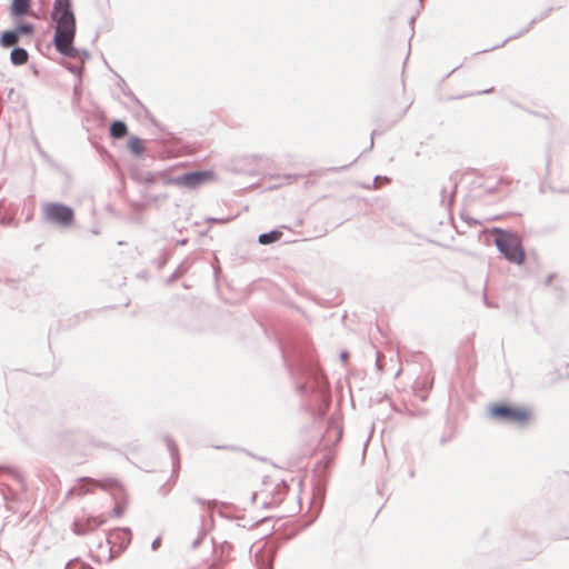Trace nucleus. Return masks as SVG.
I'll list each match as a JSON object with an SVG mask.
<instances>
[{"label":"nucleus","instance_id":"obj_1","mask_svg":"<svg viewBox=\"0 0 569 569\" xmlns=\"http://www.w3.org/2000/svg\"><path fill=\"white\" fill-rule=\"evenodd\" d=\"M70 0H56L52 20L56 22L53 43L61 54L76 58L78 50L73 47L76 37V18L70 10Z\"/></svg>","mask_w":569,"mask_h":569},{"label":"nucleus","instance_id":"obj_2","mask_svg":"<svg viewBox=\"0 0 569 569\" xmlns=\"http://www.w3.org/2000/svg\"><path fill=\"white\" fill-rule=\"evenodd\" d=\"M492 419L523 426L531 419V411L526 407L495 403L489 407Z\"/></svg>","mask_w":569,"mask_h":569},{"label":"nucleus","instance_id":"obj_3","mask_svg":"<svg viewBox=\"0 0 569 569\" xmlns=\"http://www.w3.org/2000/svg\"><path fill=\"white\" fill-rule=\"evenodd\" d=\"M498 237L495 240L498 249L510 262L521 264L525 261V251L520 239L510 232L497 230Z\"/></svg>","mask_w":569,"mask_h":569},{"label":"nucleus","instance_id":"obj_4","mask_svg":"<svg viewBox=\"0 0 569 569\" xmlns=\"http://www.w3.org/2000/svg\"><path fill=\"white\" fill-rule=\"evenodd\" d=\"M120 482L117 478L109 477L102 480H96L91 478H83L79 481L74 491L78 496H84L94 492L97 489L102 490H117L120 489Z\"/></svg>","mask_w":569,"mask_h":569},{"label":"nucleus","instance_id":"obj_5","mask_svg":"<svg viewBox=\"0 0 569 569\" xmlns=\"http://www.w3.org/2000/svg\"><path fill=\"white\" fill-rule=\"evenodd\" d=\"M43 213L48 220L63 227L71 226L74 218L73 210L61 203H47L43 207Z\"/></svg>","mask_w":569,"mask_h":569},{"label":"nucleus","instance_id":"obj_6","mask_svg":"<svg viewBox=\"0 0 569 569\" xmlns=\"http://www.w3.org/2000/svg\"><path fill=\"white\" fill-rule=\"evenodd\" d=\"M216 174L211 170L187 172L174 179V183L188 189H196L200 186L213 182Z\"/></svg>","mask_w":569,"mask_h":569},{"label":"nucleus","instance_id":"obj_7","mask_svg":"<svg viewBox=\"0 0 569 569\" xmlns=\"http://www.w3.org/2000/svg\"><path fill=\"white\" fill-rule=\"evenodd\" d=\"M107 521L104 517H88L84 519H79L73 525V531L77 535H86L91 531H94L100 526H102Z\"/></svg>","mask_w":569,"mask_h":569},{"label":"nucleus","instance_id":"obj_8","mask_svg":"<svg viewBox=\"0 0 569 569\" xmlns=\"http://www.w3.org/2000/svg\"><path fill=\"white\" fill-rule=\"evenodd\" d=\"M127 147L133 156L140 157L146 151V141L139 137H130Z\"/></svg>","mask_w":569,"mask_h":569},{"label":"nucleus","instance_id":"obj_9","mask_svg":"<svg viewBox=\"0 0 569 569\" xmlns=\"http://www.w3.org/2000/svg\"><path fill=\"white\" fill-rule=\"evenodd\" d=\"M31 6V0H12L11 3V16L18 17L26 14Z\"/></svg>","mask_w":569,"mask_h":569},{"label":"nucleus","instance_id":"obj_10","mask_svg":"<svg viewBox=\"0 0 569 569\" xmlns=\"http://www.w3.org/2000/svg\"><path fill=\"white\" fill-rule=\"evenodd\" d=\"M128 133L127 124L123 121H113L110 126V136L114 139H121Z\"/></svg>","mask_w":569,"mask_h":569},{"label":"nucleus","instance_id":"obj_11","mask_svg":"<svg viewBox=\"0 0 569 569\" xmlns=\"http://www.w3.org/2000/svg\"><path fill=\"white\" fill-rule=\"evenodd\" d=\"M10 59L13 64L21 66L28 62L29 54L24 49L16 48L11 51Z\"/></svg>","mask_w":569,"mask_h":569},{"label":"nucleus","instance_id":"obj_12","mask_svg":"<svg viewBox=\"0 0 569 569\" xmlns=\"http://www.w3.org/2000/svg\"><path fill=\"white\" fill-rule=\"evenodd\" d=\"M18 41H19V36L14 30L6 31L1 36V44L3 47H12V46L17 44Z\"/></svg>","mask_w":569,"mask_h":569},{"label":"nucleus","instance_id":"obj_13","mask_svg":"<svg viewBox=\"0 0 569 569\" xmlns=\"http://www.w3.org/2000/svg\"><path fill=\"white\" fill-rule=\"evenodd\" d=\"M281 236H282L281 231L273 230L271 232L260 234L259 236V242L261 244H269V243H272L274 241H278L281 238Z\"/></svg>","mask_w":569,"mask_h":569},{"label":"nucleus","instance_id":"obj_14","mask_svg":"<svg viewBox=\"0 0 569 569\" xmlns=\"http://www.w3.org/2000/svg\"><path fill=\"white\" fill-rule=\"evenodd\" d=\"M14 31L18 33L19 37L21 34H32L34 31V27L31 23H22L19 24Z\"/></svg>","mask_w":569,"mask_h":569},{"label":"nucleus","instance_id":"obj_15","mask_svg":"<svg viewBox=\"0 0 569 569\" xmlns=\"http://www.w3.org/2000/svg\"><path fill=\"white\" fill-rule=\"evenodd\" d=\"M126 506L121 502L117 503L113 513L116 517H121L124 513Z\"/></svg>","mask_w":569,"mask_h":569},{"label":"nucleus","instance_id":"obj_16","mask_svg":"<svg viewBox=\"0 0 569 569\" xmlns=\"http://www.w3.org/2000/svg\"><path fill=\"white\" fill-rule=\"evenodd\" d=\"M123 533L122 531L113 532L110 537H114L116 535Z\"/></svg>","mask_w":569,"mask_h":569}]
</instances>
